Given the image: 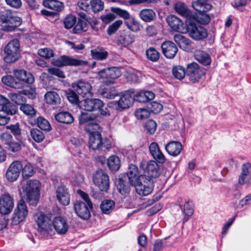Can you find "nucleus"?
I'll return each instance as SVG.
<instances>
[{"label": "nucleus", "mask_w": 251, "mask_h": 251, "mask_svg": "<svg viewBox=\"0 0 251 251\" xmlns=\"http://www.w3.org/2000/svg\"><path fill=\"white\" fill-rule=\"evenodd\" d=\"M22 175L24 178H28L33 175L35 172L33 167L30 163L26 164L22 168Z\"/></svg>", "instance_id": "nucleus-47"}, {"label": "nucleus", "mask_w": 251, "mask_h": 251, "mask_svg": "<svg viewBox=\"0 0 251 251\" xmlns=\"http://www.w3.org/2000/svg\"><path fill=\"white\" fill-rule=\"evenodd\" d=\"M173 73L176 78L180 80L183 79L186 74L184 68L181 66L174 67L173 69Z\"/></svg>", "instance_id": "nucleus-48"}, {"label": "nucleus", "mask_w": 251, "mask_h": 251, "mask_svg": "<svg viewBox=\"0 0 251 251\" xmlns=\"http://www.w3.org/2000/svg\"><path fill=\"white\" fill-rule=\"evenodd\" d=\"M194 56L198 61L204 65H208L211 63V59L209 55L202 50H196Z\"/></svg>", "instance_id": "nucleus-32"}, {"label": "nucleus", "mask_w": 251, "mask_h": 251, "mask_svg": "<svg viewBox=\"0 0 251 251\" xmlns=\"http://www.w3.org/2000/svg\"><path fill=\"white\" fill-rule=\"evenodd\" d=\"M38 231L43 235L47 236L52 231V221L50 217L44 214L38 216L36 219Z\"/></svg>", "instance_id": "nucleus-10"}, {"label": "nucleus", "mask_w": 251, "mask_h": 251, "mask_svg": "<svg viewBox=\"0 0 251 251\" xmlns=\"http://www.w3.org/2000/svg\"><path fill=\"white\" fill-rule=\"evenodd\" d=\"M161 48L164 56L170 59L175 57L178 50L175 44L169 41L163 42Z\"/></svg>", "instance_id": "nucleus-24"}, {"label": "nucleus", "mask_w": 251, "mask_h": 251, "mask_svg": "<svg viewBox=\"0 0 251 251\" xmlns=\"http://www.w3.org/2000/svg\"><path fill=\"white\" fill-rule=\"evenodd\" d=\"M167 22L171 29L174 31L186 33L183 22L179 18L173 15H169L166 19Z\"/></svg>", "instance_id": "nucleus-20"}, {"label": "nucleus", "mask_w": 251, "mask_h": 251, "mask_svg": "<svg viewBox=\"0 0 251 251\" xmlns=\"http://www.w3.org/2000/svg\"><path fill=\"white\" fill-rule=\"evenodd\" d=\"M138 16L143 22L150 23L156 19L155 12L151 9L145 8L140 11Z\"/></svg>", "instance_id": "nucleus-28"}, {"label": "nucleus", "mask_w": 251, "mask_h": 251, "mask_svg": "<svg viewBox=\"0 0 251 251\" xmlns=\"http://www.w3.org/2000/svg\"><path fill=\"white\" fill-rule=\"evenodd\" d=\"M149 151L151 156L156 161L159 163H163L165 162V156L156 142H152L150 145Z\"/></svg>", "instance_id": "nucleus-25"}, {"label": "nucleus", "mask_w": 251, "mask_h": 251, "mask_svg": "<svg viewBox=\"0 0 251 251\" xmlns=\"http://www.w3.org/2000/svg\"><path fill=\"white\" fill-rule=\"evenodd\" d=\"M14 207L13 198L8 194H4L0 197V213L3 215L9 214Z\"/></svg>", "instance_id": "nucleus-17"}, {"label": "nucleus", "mask_w": 251, "mask_h": 251, "mask_svg": "<svg viewBox=\"0 0 251 251\" xmlns=\"http://www.w3.org/2000/svg\"><path fill=\"white\" fill-rule=\"evenodd\" d=\"M107 164L109 169L112 171H117L120 167V160L116 156H110L107 160Z\"/></svg>", "instance_id": "nucleus-39"}, {"label": "nucleus", "mask_w": 251, "mask_h": 251, "mask_svg": "<svg viewBox=\"0 0 251 251\" xmlns=\"http://www.w3.org/2000/svg\"><path fill=\"white\" fill-rule=\"evenodd\" d=\"M74 30L77 33L86 31L87 30V24L85 21L79 19Z\"/></svg>", "instance_id": "nucleus-57"}, {"label": "nucleus", "mask_w": 251, "mask_h": 251, "mask_svg": "<svg viewBox=\"0 0 251 251\" xmlns=\"http://www.w3.org/2000/svg\"><path fill=\"white\" fill-rule=\"evenodd\" d=\"M162 105L157 101H153L147 104V108L150 112L157 113L162 109Z\"/></svg>", "instance_id": "nucleus-49"}, {"label": "nucleus", "mask_w": 251, "mask_h": 251, "mask_svg": "<svg viewBox=\"0 0 251 251\" xmlns=\"http://www.w3.org/2000/svg\"><path fill=\"white\" fill-rule=\"evenodd\" d=\"M17 109L16 106L10 102L9 100L6 104H5L2 106L1 111L0 112H4L7 115H13L17 113Z\"/></svg>", "instance_id": "nucleus-44"}, {"label": "nucleus", "mask_w": 251, "mask_h": 251, "mask_svg": "<svg viewBox=\"0 0 251 251\" xmlns=\"http://www.w3.org/2000/svg\"><path fill=\"white\" fill-rule=\"evenodd\" d=\"M1 81L4 84L14 88H21L23 87L22 83L15 80L11 75H6L1 78Z\"/></svg>", "instance_id": "nucleus-33"}, {"label": "nucleus", "mask_w": 251, "mask_h": 251, "mask_svg": "<svg viewBox=\"0 0 251 251\" xmlns=\"http://www.w3.org/2000/svg\"><path fill=\"white\" fill-rule=\"evenodd\" d=\"M153 181L149 180H146L145 178L139 181L137 185H133L135 187L137 193L141 196H147L152 191Z\"/></svg>", "instance_id": "nucleus-19"}, {"label": "nucleus", "mask_w": 251, "mask_h": 251, "mask_svg": "<svg viewBox=\"0 0 251 251\" xmlns=\"http://www.w3.org/2000/svg\"><path fill=\"white\" fill-rule=\"evenodd\" d=\"M13 73L17 79L19 80L18 81H21L30 84L34 81L33 75L24 70H14Z\"/></svg>", "instance_id": "nucleus-26"}, {"label": "nucleus", "mask_w": 251, "mask_h": 251, "mask_svg": "<svg viewBox=\"0 0 251 251\" xmlns=\"http://www.w3.org/2000/svg\"><path fill=\"white\" fill-rule=\"evenodd\" d=\"M122 23L123 22L121 20H117L110 25L107 30V34L109 35H111L115 33Z\"/></svg>", "instance_id": "nucleus-60"}, {"label": "nucleus", "mask_w": 251, "mask_h": 251, "mask_svg": "<svg viewBox=\"0 0 251 251\" xmlns=\"http://www.w3.org/2000/svg\"><path fill=\"white\" fill-rule=\"evenodd\" d=\"M126 176L128 177L129 183L132 186L137 185L139 183V181L144 179L142 170L140 169V171H139L138 167L133 164H130L129 166Z\"/></svg>", "instance_id": "nucleus-15"}, {"label": "nucleus", "mask_w": 251, "mask_h": 251, "mask_svg": "<svg viewBox=\"0 0 251 251\" xmlns=\"http://www.w3.org/2000/svg\"><path fill=\"white\" fill-rule=\"evenodd\" d=\"M90 5L95 13L101 11L104 8V3L101 0H90Z\"/></svg>", "instance_id": "nucleus-50"}, {"label": "nucleus", "mask_w": 251, "mask_h": 251, "mask_svg": "<svg viewBox=\"0 0 251 251\" xmlns=\"http://www.w3.org/2000/svg\"><path fill=\"white\" fill-rule=\"evenodd\" d=\"M27 214L28 210L25 201H20L13 215L14 221L16 224L22 222L25 219Z\"/></svg>", "instance_id": "nucleus-18"}, {"label": "nucleus", "mask_w": 251, "mask_h": 251, "mask_svg": "<svg viewBox=\"0 0 251 251\" xmlns=\"http://www.w3.org/2000/svg\"><path fill=\"white\" fill-rule=\"evenodd\" d=\"M41 184L37 179L26 180L23 187L25 193V199L31 205H37L40 197Z\"/></svg>", "instance_id": "nucleus-1"}, {"label": "nucleus", "mask_w": 251, "mask_h": 251, "mask_svg": "<svg viewBox=\"0 0 251 251\" xmlns=\"http://www.w3.org/2000/svg\"><path fill=\"white\" fill-rule=\"evenodd\" d=\"M6 55L4 60L7 63L16 62L20 57V44L19 41L14 39L10 41L4 49Z\"/></svg>", "instance_id": "nucleus-4"}, {"label": "nucleus", "mask_w": 251, "mask_h": 251, "mask_svg": "<svg viewBox=\"0 0 251 251\" xmlns=\"http://www.w3.org/2000/svg\"><path fill=\"white\" fill-rule=\"evenodd\" d=\"M174 8L176 11L179 15L186 17L187 20L192 18L194 15L190 11L187 6L184 3L178 2L175 3Z\"/></svg>", "instance_id": "nucleus-30"}, {"label": "nucleus", "mask_w": 251, "mask_h": 251, "mask_svg": "<svg viewBox=\"0 0 251 251\" xmlns=\"http://www.w3.org/2000/svg\"><path fill=\"white\" fill-rule=\"evenodd\" d=\"M147 58L152 61H156L159 58V52L153 48H151L146 50V52Z\"/></svg>", "instance_id": "nucleus-51"}, {"label": "nucleus", "mask_w": 251, "mask_h": 251, "mask_svg": "<svg viewBox=\"0 0 251 251\" xmlns=\"http://www.w3.org/2000/svg\"><path fill=\"white\" fill-rule=\"evenodd\" d=\"M87 204L82 201H77L74 204V209L76 214L83 219H87L90 216V209Z\"/></svg>", "instance_id": "nucleus-22"}, {"label": "nucleus", "mask_w": 251, "mask_h": 251, "mask_svg": "<svg viewBox=\"0 0 251 251\" xmlns=\"http://www.w3.org/2000/svg\"><path fill=\"white\" fill-rule=\"evenodd\" d=\"M56 197L58 201L64 205L70 203V198L67 189L62 185H58L55 189Z\"/></svg>", "instance_id": "nucleus-21"}, {"label": "nucleus", "mask_w": 251, "mask_h": 251, "mask_svg": "<svg viewBox=\"0 0 251 251\" xmlns=\"http://www.w3.org/2000/svg\"><path fill=\"white\" fill-rule=\"evenodd\" d=\"M22 168L23 165L20 161H13L6 171L5 176L7 179L11 182L17 180L20 176Z\"/></svg>", "instance_id": "nucleus-16"}, {"label": "nucleus", "mask_w": 251, "mask_h": 251, "mask_svg": "<svg viewBox=\"0 0 251 251\" xmlns=\"http://www.w3.org/2000/svg\"><path fill=\"white\" fill-rule=\"evenodd\" d=\"M165 150L170 155L176 156L181 152L182 146L179 142L171 141L166 145Z\"/></svg>", "instance_id": "nucleus-27"}, {"label": "nucleus", "mask_w": 251, "mask_h": 251, "mask_svg": "<svg viewBox=\"0 0 251 251\" xmlns=\"http://www.w3.org/2000/svg\"><path fill=\"white\" fill-rule=\"evenodd\" d=\"M186 75L189 76V79L193 83H195L204 75L205 72L202 68L199 67L195 62L188 64L186 70Z\"/></svg>", "instance_id": "nucleus-12"}, {"label": "nucleus", "mask_w": 251, "mask_h": 251, "mask_svg": "<svg viewBox=\"0 0 251 251\" xmlns=\"http://www.w3.org/2000/svg\"><path fill=\"white\" fill-rule=\"evenodd\" d=\"M134 41L133 35L126 33L120 36L117 41V44L119 46L126 47Z\"/></svg>", "instance_id": "nucleus-36"}, {"label": "nucleus", "mask_w": 251, "mask_h": 251, "mask_svg": "<svg viewBox=\"0 0 251 251\" xmlns=\"http://www.w3.org/2000/svg\"><path fill=\"white\" fill-rule=\"evenodd\" d=\"M94 183L101 191L106 192L109 187V179L107 174L102 170H98L93 175Z\"/></svg>", "instance_id": "nucleus-8"}, {"label": "nucleus", "mask_w": 251, "mask_h": 251, "mask_svg": "<svg viewBox=\"0 0 251 251\" xmlns=\"http://www.w3.org/2000/svg\"><path fill=\"white\" fill-rule=\"evenodd\" d=\"M156 127V123L153 120L148 121L145 125V128L150 134H152L155 132Z\"/></svg>", "instance_id": "nucleus-61"}, {"label": "nucleus", "mask_w": 251, "mask_h": 251, "mask_svg": "<svg viewBox=\"0 0 251 251\" xmlns=\"http://www.w3.org/2000/svg\"><path fill=\"white\" fill-rule=\"evenodd\" d=\"M80 108L88 112H93L100 109L104 106L102 100L98 99H86L78 103Z\"/></svg>", "instance_id": "nucleus-11"}, {"label": "nucleus", "mask_w": 251, "mask_h": 251, "mask_svg": "<svg viewBox=\"0 0 251 251\" xmlns=\"http://www.w3.org/2000/svg\"><path fill=\"white\" fill-rule=\"evenodd\" d=\"M22 24V20L17 16H14L9 10L0 11V25L4 30L12 31Z\"/></svg>", "instance_id": "nucleus-2"}, {"label": "nucleus", "mask_w": 251, "mask_h": 251, "mask_svg": "<svg viewBox=\"0 0 251 251\" xmlns=\"http://www.w3.org/2000/svg\"><path fill=\"white\" fill-rule=\"evenodd\" d=\"M150 112L149 109L145 108H140L137 109L135 112V115L138 119L143 120L148 118L150 116Z\"/></svg>", "instance_id": "nucleus-54"}, {"label": "nucleus", "mask_w": 251, "mask_h": 251, "mask_svg": "<svg viewBox=\"0 0 251 251\" xmlns=\"http://www.w3.org/2000/svg\"><path fill=\"white\" fill-rule=\"evenodd\" d=\"M127 28L131 31L135 32L139 31L142 27L140 23L134 17H129L125 22Z\"/></svg>", "instance_id": "nucleus-38"}, {"label": "nucleus", "mask_w": 251, "mask_h": 251, "mask_svg": "<svg viewBox=\"0 0 251 251\" xmlns=\"http://www.w3.org/2000/svg\"><path fill=\"white\" fill-rule=\"evenodd\" d=\"M45 98L48 103L51 105H58L61 102V99L59 95L53 91H49L45 95Z\"/></svg>", "instance_id": "nucleus-35"}, {"label": "nucleus", "mask_w": 251, "mask_h": 251, "mask_svg": "<svg viewBox=\"0 0 251 251\" xmlns=\"http://www.w3.org/2000/svg\"><path fill=\"white\" fill-rule=\"evenodd\" d=\"M20 109L24 114L31 117L34 116L36 114L35 110L30 104L23 103L20 106Z\"/></svg>", "instance_id": "nucleus-45"}, {"label": "nucleus", "mask_w": 251, "mask_h": 251, "mask_svg": "<svg viewBox=\"0 0 251 251\" xmlns=\"http://www.w3.org/2000/svg\"><path fill=\"white\" fill-rule=\"evenodd\" d=\"M52 225L56 231L60 234H65L69 229V226L66 220L60 216L56 217L54 218L53 221H52Z\"/></svg>", "instance_id": "nucleus-23"}, {"label": "nucleus", "mask_w": 251, "mask_h": 251, "mask_svg": "<svg viewBox=\"0 0 251 251\" xmlns=\"http://www.w3.org/2000/svg\"><path fill=\"white\" fill-rule=\"evenodd\" d=\"M43 4L45 7L56 11H61L64 8L63 3L56 0H46Z\"/></svg>", "instance_id": "nucleus-37"}, {"label": "nucleus", "mask_w": 251, "mask_h": 251, "mask_svg": "<svg viewBox=\"0 0 251 251\" xmlns=\"http://www.w3.org/2000/svg\"><path fill=\"white\" fill-rule=\"evenodd\" d=\"M37 123L38 126L42 130L50 131L51 129L49 122L42 117L38 118Z\"/></svg>", "instance_id": "nucleus-52"}, {"label": "nucleus", "mask_w": 251, "mask_h": 251, "mask_svg": "<svg viewBox=\"0 0 251 251\" xmlns=\"http://www.w3.org/2000/svg\"><path fill=\"white\" fill-rule=\"evenodd\" d=\"M66 95L67 99L71 103L78 104L79 102L78 101V97L75 91L69 90L66 93Z\"/></svg>", "instance_id": "nucleus-63"}, {"label": "nucleus", "mask_w": 251, "mask_h": 251, "mask_svg": "<svg viewBox=\"0 0 251 251\" xmlns=\"http://www.w3.org/2000/svg\"><path fill=\"white\" fill-rule=\"evenodd\" d=\"M97 116L95 114L82 112L79 117V123L83 124L88 122L92 121L95 120Z\"/></svg>", "instance_id": "nucleus-43"}, {"label": "nucleus", "mask_w": 251, "mask_h": 251, "mask_svg": "<svg viewBox=\"0 0 251 251\" xmlns=\"http://www.w3.org/2000/svg\"><path fill=\"white\" fill-rule=\"evenodd\" d=\"M29 92L27 90H22L18 93H11L8 96L11 100L17 104L22 105L25 100V98L23 96L28 95Z\"/></svg>", "instance_id": "nucleus-31"}, {"label": "nucleus", "mask_w": 251, "mask_h": 251, "mask_svg": "<svg viewBox=\"0 0 251 251\" xmlns=\"http://www.w3.org/2000/svg\"><path fill=\"white\" fill-rule=\"evenodd\" d=\"M117 187L119 192L123 195H126L130 191V187L128 184L122 178H119Z\"/></svg>", "instance_id": "nucleus-41"}, {"label": "nucleus", "mask_w": 251, "mask_h": 251, "mask_svg": "<svg viewBox=\"0 0 251 251\" xmlns=\"http://www.w3.org/2000/svg\"><path fill=\"white\" fill-rule=\"evenodd\" d=\"M72 87L78 95L83 97H91L93 96L92 86L89 82L79 80L73 83Z\"/></svg>", "instance_id": "nucleus-14"}, {"label": "nucleus", "mask_w": 251, "mask_h": 251, "mask_svg": "<svg viewBox=\"0 0 251 251\" xmlns=\"http://www.w3.org/2000/svg\"><path fill=\"white\" fill-rule=\"evenodd\" d=\"M140 169L142 170L144 179L152 181V178H156L160 175L159 167L157 162L151 160L146 164L145 162H141Z\"/></svg>", "instance_id": "nucleus-6"}, {"label": "nucleus", "mask_w": 251, "mask_h": 251, "mask_svg": "<svg viewBox=\"0 0 251 251\" xmlns=\"http://www.w3.org/2000/svg\"><path fill=\"white\" fill-rule=\"evenodd\" d=\"M89 147L93 150H99L105 152L111 147V142L107 139H102L100 132H95L89 135Z\"/></svg>", "instance_id": "nucleus-5"}, {"label": "nucleus", "mask_w": 251, "mask_h": 251, "mask_svg": "<svg viewBox=\"0 0 251 251\" xmlns=\"http://www.w3.org/2000/svg\"><path fill=\"white\" fill-rule=\"evenodd\" d=\"M133 102V97L128 92H126L121 97L119 100L113 101L110 103V106L117 110H122L131 106Z\"/></svg>", "instance_id": "nucleus-9"}, {"label": "nucleus", "mask_w": 251, "mask_h": 251, "mask_svg": "<svg viewBox=\"0 0 251 251\" xmlns=\"http://www.w3.org/2000/svg\"><path fill=\"white\" fill-rule=\"evenodd\" d=\"M6 128L7 129H9L14 136H18L21 134V129L18 123L7 126Z\"/></svg>", "instance_id": "nucleus-62"}, {"label": "nucleus", "mask_w": 251, "mask_h": 251, "mask_svg": "<svg viewBox=\"0 0 251 251\" xmlns=\"http://www.w3.org/2000/svg\"><path fill=\"white\" fill-rule=\"evenodd\" d=\"M38 54L41 57L49 59L53 56V51L49 48L41 49L38 50Z\"/></svg>", "instance_id": "nucleus-59"}, {"label": "nucleus", "mask_w": 251, "mask_h": 251, "mask_svg": "<svg viewBox=\"0 0 251 251\" xmlns=\"http://www.w3.org/2000/svg\"><path fill=\"white\" fill-rule=\"evenodd\" d=\"M0 140L7 146L13 140V137L10 133L4 132L0 135Z\"/></svg>", "instance_id": "nucleus-64"}, {"label": "nucleus", "mask_w": 251, "mask_h": 251, "mask_svg": "<svg viewBox=\"0 0 251 251\" xmlns=\"http://www.w3.org/2000/svg\"><path fill=\"white\" fill-rule=\"evenodd\" d=\"M121 73L117 68L112 67L101 70L98 72L97 78L106 85L112 84L114 79L119 77Z\"/></svg>", "instance_id": "nucleus-7"}, {"label": "nucleus", "mask_w": 251, "mask_h": 251, "mask_svg": "<svg viewBox=\"0 0 251 251\" xmlns=\"http://www.w3.org/2000/svg\"><path fill=\"white\" fill-rule=\"evenodd\" d=\"M55 119L58 122L69 124L73 122L74 118L72 114L68 112H61L55 115Z\"/></svg>", "instance_id": "nucleus-34"}, {"label": "nucleus", "mask_w": 251, "mask_h": 251, "mask_svg": "<svg viewBox=\"0 0 251 251\" xmlns=\"http://www.w3.org/2000/svg\"><path fill=\"white\" fill-rule=\"evenodd\" d=\"M52 63L53 65L60 67L66 66H84L87 64V61L73 58L65 55L53 59Z\"/></svg>", "instance_id": "nucleus-13"}, {"label": "nucleus", "mask_w": 251, "mask_h": 251, "mask_svg": "<svg viewBox=\"0 0 251 251\" xmlns=\"http://www.w3.org/2000/svg\"><path fill=\"white\" fill-rule=\"evenodd\" d=\"M76 18L73 15H68L64 20V26L66 28L69 29L72 28L76 23Z\"/></svg>", "instance_id": "nucleus-58"}, {"label": "nucleus", "mask_w": 251, "mask_h": 251, "mask_svg": "<svg viewBox=\"0 0 251 251\" xmlns=\"http://www.w3.org/2000/svg\"><path fill=\"white\" fill-rule=\"evenodd\" d=\"M30 134L34 141L37 143L41 142L45 138L43 133L37 128H32L30 131Z\"/></svg>", "instance_id": "nucleus-42"}, {"label": "nucleus", "mask_w": 251, "mask_h": 251, "mask_svg": "<svg viewBox=\"0 0 251 251\" xmlns=\"http://www.w3.org/2000/svg\"><path fill=\"white\" fill-rule=\"evenodd\" d=\"M174 41L177 45L184 50H188L191 48L192 42L190 39L181 34H176L174 37Z\"/></svg>", "instance_id": "nucleus-29"}, {"label": "nucleus", "mask_w": 251, "mask_h": 251, "mask_svg": "<svg viewBox=\"0 0 251 251\" xmlns=\"http://www.w3.org/2000/svg\"><path fill=\"white\" fill-rule=\"evenodd\" d=\"M100 128V126L96 122H92L87 124L85 126V130L89 133V135L93 134L95 132H99L98 130Z\"/></svg>", "instance_id": "nucleus-53"}, {"label": "nucleus", "mask_w": 251, "mask_h": 251, "mask_svg": "<svg viewBox=\"0 0 251 251\" xmlns=\"http://www.w3.org/2000/svg\"><path fill=\"white\" fill-rule=\"evenodd\" d=\"M91 54L93 58L98 60L104 59L108 55V52L106 51L97 49L91 50Z\"/></svg>", "instance_id": "nucleus-46"}, {"label": "nucleus", "mask_w": 251, "mask_h": 251, "mask_svg": "<svg viewBox=\"0 0 251 251\" xmlns=\"http://www.w3.org/2000/svg\"><path fill=\"white\" fill-rule=\"evenodd\" d=\"M115 205V202L112 200H106L102 201L100 208L102 213L109 214L110 213Z\"/></svg>", "instance_id": "nucleus-40"}, {"label": "nucleus", "mask_w": 251, "mask_h": 251, "mask_svg": "<svg viewBox=\"0 0 251 251\" xmlns=\"http://www.w3.org/2000/svg\"><path fill=\"white\" fill-rule=\"evenodd\" d=\"M186 33L194 40L199 41L207 37V30L191 20L186 21Z\"/></svg>", "instance_id": "nucleus-3"}, {"label": "nucleus", "mask_w": 251, "mask_h": 251, "mask_svg": "<svg viewBox=\"0 0 251 251\" xmlns=\"http://www.w3.org/2000/svg\"><path fill=\"white\" fill-rule=\"evenodd\" d=\"M10 151L15 152L19 151L21 149V142H16L12 140L5 147Z\"/></svg>", "instance_id": "nucleus-56"}, {"label": "nucleus", "mask_w": 251, "mask_h": 251, "mask_svg": "<svg viewBox=\"0 0 251 251\" xmlns=\"http://www.w3.org/2000/svg\"><path fill=\"white\" fill-rule=\"evenodd\" d=\"M111 10L114 13L117 14L121 18L126 20H127L130 17L129 13L126 10L121 9L119 7H112Z\"/></svg>", "instance_id": "nucleus-55"}]
</instances>
